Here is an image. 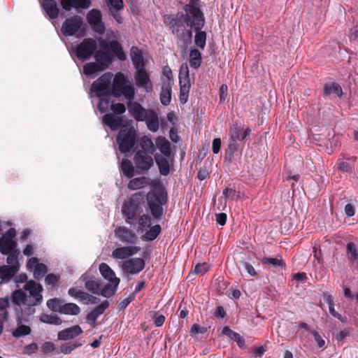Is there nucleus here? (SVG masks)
<instances>
[{
	"label": "nucleus",
	"instance_id": "f257e3e1",
	"mask_svg": "<svg viewBox=\"0 0 358 358\" xmlns=\"http://www.w3.org/2000/svg\"><path fill=\"white\" fill-rule=\"evenodd\" d=\"M42 285L34 280L27 281L22 289H16L12 293L11 302L15 305V312L17 315L16 320L17 327L13 330L12 335L20 338L31 333L29 326L23 324L22 318L19 316V308L27 315H32L36 312L35 306L43 301L41 292Z\"/></svg>",
	"mask_w": 358,
	"mask_h": 358
},
{
	"label": "nucleus",
	"instance_id": "f03ea898",
	"mask_svg": "<svg viewBox=\"0 0 358 358\" xmlns=\"http://www.w3.org/2000/svg\"><path fill=\"white\" fill-rule=\"evenodd\" d=\"M110 94L117 98L123 95L126 100L130 101L134 99L135 89L134 85L127 80L125 76L118 72L114 76L110 87Z\"/></svg>",
	"mask_w": 358,
	"mask_h": 358
},
{
	"label": "nucleus",
	"instance_id": "7ed1b4c3",
	"mask_svg": "<svg viewBox=\"0 0 358 358\" xmlns=\"http://www.w3.org/2000/svg\"><path fill=\"white\" fill-rule=\"evenodd\" d=\"M147 200L151 213L156 219L163 214V205L167 202V192L163 188L154 189L147 194Z\"/></svg>",
	"mask_w": 358,
	"mask_h": 358
},
{
	"label": "nucleus",
	"instance_id": "20e7f679",
	"mask_svg": "<svg viewBox=\"0 0 358 358\" xmlns=\"http://www.w3.org/2000/svg\"><path fill=\"white\" fill-rule=\"evenodd\" d=\"M184 10L186 12L185 21L190 22L194 30L201 29L205 24V17L199 8V0H191L190 3L184 6Z\"/></svg>",
	"mask_w": 358,
	"mask_h": 358
},
{
	"label": "nucleus",
	"instance_id": "39448f33",
	"mask_svg": "<svg viewBox=\"0 0 358 358\" xmlns=\"http://www.w3.org/2000/svg\"><path fill=\"white\" fill-rule=\"evenodd\" d=\"M136 141V133L133 127L124 126L117 136V142L121 152H129Z\"/></svg>",
	"mask_w": 358,
	"mask_h": 358
},
{
	"label": "nucleus",
	"instance_id": "423d86ee",
	"mask_svg": "<svg viewBox=\"0 0 358 358\" xmlns=\"http://www.w3.org/2000/svg\"><path fill=\"white\" fill-rule=\"evenodd\" d=\"M48 308L54 312L64 315H78L80 313V307L74 303H65L63 300L53 298L48 300Z\"/></svg>",
	"mask_w": 358,
	"mask_h": 358
},
{
	"label": "nucleus",
	"instance_id": "0eeeda50",
	"mask_svg": "<svg viewBox=\"0 0 358 358\" xmlns=\"http://www.w3.org/2000/svg\"><path fill=\"white\" fill-rule=\"evenodd\" d=\"M153 154H150L143 150H137L134 155V164L138 174L148 172L154 164Z\"/></svg>",
	"mask_w": 358,
	"mask_h": 358
},
{
	"label": "nucleus",
	"instance_id": "6e6552de",
	"mask_svg": "<svg viewBox=\"0 0 358 358\" xmlns=\"http://www.w3.org/2000/svg\"><path fill=\"white\" fill-rule=\"evenodd\" d=\"M113 76V73L110 72L105 73L92 83L91 90L96 94V96L102 97L110 94Z\"/></svg>",
	"mask_w": 358,
	"mask_h": 358
},
{
	"label": "nucleus",
	"instance_id": "1a4fd4ad",
	"mask_svg": "<svg viewBox=\"0 0 358 358\" xmlns=\"http://www.w3.org/2000/svg\"><path fill=\"white\" fill-rule=\"evenodd\" d=\"M96 42L93 38H85L76 49V55L80 60L90 59L96 49Z\"/></svg>",
	"mask_w": 358,
	"mask_h": 358
},
{
	"label": "nucleus",
	"instance_id": "9d476101",
	"mask_svg": "<svg viewBox=\"0 0 358 358\" xmlns=\"http://www.w3.org/2000/svg\"><path fill=\"white\" fill-rule=\"evenodd\" d=\"M115 238L124 245H132L137 241L136 233L126 227H116L114 230Z\"/></svg>",
	"mask_w": 358,
	"mask_h": 358
},
{
	"label": "nucleus",
	"instance_id": "9b49d317",
	"mask_svg": "<svg viewBox=\"0 0 358 358\" xmlns=\"http://www.w3.org/2000/svg\"><path fill=\"white\" fill-rule=\"evenodd\" d=\"M83 22V18L79 15L66 19L62 26L63 34L66 36L74 35L80 29Z\"/></svg>",
	"mask_w": 358,
	"mask_h": 358
},
{
	"label": "nucleus",
	"instance_id": "f8f14e48",
	"mask_svg": "<svg viewBox=\"0 0 358 358\" xmlns=\"http://www.w3.org/2000/svg\"><path fill=\"white\" fill-rule=\"evenodd\" d=\"M87 20L95 32L99 34H103L105 32L106 27L102 21L101 12L99 10L92 9L90 10L87 15Z\"/></svg>",
	"mask_w": 358,
	"mask_h": 358
},
{
	"label": "nucleus",
	"instance_id": "ddd939ff",
	"mask_svg": "<svg viewBox=\"0 0 358 358\" xmlns=\"http://www.w3.org/2000/svg\"><path fill=\"white\" fill-rule=\"evenodd\" d=\"M127 108L130 115L137 121H144L149 110L144 108L138 102L134 99L127 100Z\"/></svg>",
	"mask_w": 358,
	"mask_h": 358
},
{
	"label": "nucleus",
	"instance_id": "4468645a",
	"mask_svg": "<svg viewBox=\"0 0 358 358\" xmlns=\"http://www.w3.org/2000/svg\"><path fill=\"white\" fill-rule=\"evenodd\" d=\"M145 265V261L142 258H131L123 263L122 269L127 273L135 275L143 271Z\"/></svg>",
	"mask_w": 358,
	"mask_h": 358
},
{
	"label": "nucleus",
	"instance_id": "2eb2a0df",
	"mask_svg": "<svg viewBox=\"0 0 358 358\" xmlns=\"http://www.w3.org/2000/svg\"><path fill=\"white\" fill-rule=\"evenodd\" d=\"M140 250L139 246L125 245L115 248L112 252V257L116 259H125L137 254Z\"/></svg>",
	"mask_w": 358,
	"mask_h": 358
},
{
	"label": "nucleus",
	"instance_id": "dca6fc26",
	"mask_svg": "<svg viewBox=\"0 0 358 358\" xmlns=\"http://www.w3.org/2000/svg\"><path fill=\"white\" fill-rule=\"evenodd\" d=\"M134 78L137 86L145 89L147 92H151L152 91V83L150 79L149 75L145 71V68L136 70Z\"/></svg>",
	"mask_w": 358,
	"mask_h": 358
},
{
	"label": "nucleus",
	"instance_id": "f3484780",
	"mask_svg": "<svg viewBox=\"0 0 358 358\" xmlns=\"http://www.w3.org/2000/svg\"><path fill=\"white\" fill-rule=\"evenodd\" d=\"M122 211L126 218V222L131 224L140 215V209L137 204L132 201L124 203L122 207Z\"/></svg>",
	"mask_w": 358,
	"mask_h": 358
},
{
	"label": "nucleus",
	"instance_id": "a211bd4d",
	"mask_svg": "<svg viewBox=\"0 0 358 358\" xmlns=\"http://www.w3.org/2000/svg\"><path fill=\"white\" fill-rule=\"evenodd\" d=\"M251 129L246 128L243 130V127L237 122L234 123L229 129V140L233 141H243L250 134Z\"/></svg>",
	"mask_w": 358,
	"mask_h": 358
},
{
	"label": "nucleus",
	"instance_id": "6ab92c4d",
	"mask_svg": "<svg viewBox=\"0 0 358 358\" xmlns=\"http://www.w3.org/2000/svg\"><path fill=\"white\" fill-rule=\"evenodd\" d=\"M109 302L108 301H104L100 305L96 306L94 310H92L90 313H88L86 316V322L90 324L93 327L96 325V321L98 317L102 315L104 311L108 308Z\"/></svg>",
	"mask_w": 358,
	"mask_h": 358
},
{
	"label": "nucleus",
	"instance_id": "aec40b11",
	"mask_svg": "<svg viewBox=\"0 0 358 358\" xmlns=\"http://www.w3.org/2000/svg\"><path fill=\"white\" fill-rule=\"evenodd\" d=\"M101 46L104 50L110 48L111 52L113 53L120 61H124L127 58L122 45L115 40L110 41L108 43L103 42L101 44Z\"/></svg>",
	"mask_w": 358,
	"mask_h": 358
},
{
	"label": "nucleus",
	"instance_id": "412c9836",
	"mask_svg": "<svg viewBox=\"0 0 358 358\" xmlns=\"http://www.w3.org/2000/svg\"><path fill=\"white\" fill-rule=\"evenodd\" d=\"M94 57L96 62L103 68L104 70L108 68L113 61V55L111 53L104 49L95 51Z\"/></svg>",
	"mask_w": 358,
	"mask_h": 358
},
{
	"label": "nucleus",
	"instance_id": "4be33fe9",
	"mask_svg": "<svg viewBox=\"0 0 358 358\" xmlns=\"http://www.w3.org/2000/svg\"><path fill=\"white\" fill-rule=\"evenodd\" d=\"M82 333L81 327L79 325H74L60 331L57 334V338L59 340L67 341L78 336Z\"/></svg>",
	"mask_w": 358,
	"mask_h": 358
},
{
	"label": "nucleus",
	"instance_id": "5701e85b",
	"mask_svg": "<svg viewBox=\"0 0 358 358\" xmlns=\"http://www.w3.org/2000/svg\"><path fill=\"white\" fill-rule=\"evenodd\" d=\"M41 7L50 19L54 20L58 17L59 8L55 0H43Z\"/></svg>",
	"mask_w": 358,
	"mask_h": 358
},
{
	"label": "nucleus",
	"instance_id": "b1692460",
	"mask_svg": "<svg viewBox=\"0 0 358 358\" xmlns=\"http://www.w3.org/2000/svg\"><path fill=\"white\" fill-rule=\"evenodd\" d=\"M99 271L101 275L109 282L115 283V286H118L120 282V279L115 276L113 270L106 264L101 263L99 264Z\"/></svg>",
	"mask_w": 358,
	"mask_h": 358
},
{
	"label": "nucleus",
	"instance_id": "393cba45",
	"mask_svg": "<svg viewBox=\"0 0 358 358\" xmlns=\"http://www.w3.org/2000/svg\"><path fill=\"white\" fill-rule=\"evenodd\" d=\"M171 156H163L157 154L155 156V162L159 168V173L162 176H168L170 173V164L169 159Z\"/></svg>",
	"mask_w": 358,
	"mask_h": 358
},
{
	"label": "nucleus",
	"instance_id": "a878e982",
	"mask_svg": "<svg viewBox=\"0 0 358 358\" xmlns=\"http://www.w3.org/2000/svg\"><path fill=\"white\" fill-rule=\"evenodd\" d=\"M335 95L341 97L343 95V90L341 85L336 83H327L323 87V96L325 97Z\"/></svg>",
	"mask_w": 358,
	"mask_h": 358
},
{
	"label": "nucleus",
	"instance_id": "bb28decb",
	"mask_svg": "<svg viewBox=\"0 0 358 358\" xmlns=\"http://www.w3.org/2000/svg\"><path fill=\"white\" fill-rule=\"evenodd\" d=\"M130 56L136 70L145 69L143 55L138 48L131 47Z\"/></svg>",
	"mask_w": 358,
	"mask_h": 358
},
{
	"label": "nucleus",
	"instance_id": "cd10ccee",
	"mask_svg": "<svg viewBox=\"0 0 358 358\" xmlns=\"http://www.w3.org/2000/svg\"><path fill=\"white\" fill-rule=\"evenodd\" d=\"M103 123L109 127L112 130H117L122 124V118L115 117L110 113L105 114L102 118Z\"/></svg>",
	"mask_w": 358,
	"mask_h": 358
},
{
	"label": "nucleus",
	"instance_id": "c85d7f7f",
	"mask_svg": "<svg viewBox=\"0 0 358 358\" xmlns=\"http://www.w3.org/2000/svg\"><path fill=\"white\" fill-rule=\"evenodd\" d=\"M10 306V299L8 296L0 299V334L3 331V320H8L7 309Z\"/></svg>",
	"mask_w": 358,
	"mask_h": 358
},
{
	"label": "nucleus",
	"instance_id": "c756f323",
	"mask_svg": "<svg viewBox=\"0 0 358 358\" xmlns=\"http://www.w3.org/2000/svg\"><path fill=\"white\" fill-rule=\"evenodd\" d=\"M144 121L150 131L156 132L159 129V117L155 110H149Z\"/></svg>",
	"mask_w": 358,
	"mask_h": 358
},
{
	"label": "nucleus",
	"instance_id": "7c9ffc66",
	"mask_svg": "<svg viewBox=\"0 0 358 358\" xmlns=\"http://www.w3.org/2000/svg\"><path fill=\"white\" fill-rule=\"evenodd\" d=\"M20 266H3L0 267V279L2 281H9L18 271Z\"/></svg>",
	"mask_w": 358,
	"mask_h": 358
},
{
	"label": "nucleus",
	"instance_id": "2f4dec72",
	"mask_svg": "<svg viewBox=\"0 0 358 358\" xmlns=\"http://www.w3.org/2000/svg\"><path fill=\"white\" fill-rule=\"evenodd\" d=\"M81 278L85 282V286L88 291L95 294H99L101 289V283L99 280L96 278L88 279L85 275H82Z\"/></svg>",
	"mask_w": 358,
	"mask_h": 358
},
{
	"label": "nucleus",
	"instance_id": "473e14b6",
	"mask_svg": "<svg viewBox=\"0 0 358 358\" xmlns=\"http://www.w3.org/2000/svg\"><path fill=\"white\" fill-rule=\"evenodd\" d=\"M16 245L15 241L7 238L6 236H2L0 240V252L4 255H7L11 251L15 250Z\"/></svg>",
	"mask_w": 358,
	"mask_h": 358
},
{
	"label": "nucleus",
	"instance_id": "72a5a7b5",
	"mask_svg": "<svg viewBox=\"0 0 358 358\" xmlns=\"http://www.w3.org/2000/svg\"><path fill=\"white\" fill-rule=\"evenodd\" d=\"M261 262L264 265H269L278 270L284 268L286 265L281 256L277 257H264L261 259Z\"/></svg>",
	"mask_w": 358,
	"mask_h": 358
},
{
	"label": "nucleus",
	"instance_id": "f704fd0d",
	"mask_svg": "<svg viewBox=\"0 0 358 358\" xmlns=\"http://www.w3.org/2000/svg\"><path fill=\"white\" fill-rule=\"evenodd\" d=\"M156 145L163 156H171V150L169 141L163 136H159L155 141Z\"/></svg>",
	"mask_w": 358,
	"mask_h": 358
},
{
	"label": "nucleus",
	"instance_id": "c9c22d12",
	"mask_svg": "<svg viewBox=\"0 0 358 358\" xmlns=\"http://www.w3.org/2000/svg\"><path fill=\"white\" fill-rule=\"evenodd\" d=\"M149 228L148 230V229L145 230V233L141 237L143 241H152L157 238L162 231V228L159 224H156Z\"/></svg>",
	"mask_w": 358,
	"mask_h": 358
},
{
	"label": "nucleus",
	"instance_id": "e433bc0d",
	"mask_svg": "<svg viewBox=\"0 0 358 358\" xmlns=\"http://www.w3.org/2000/svg\"><path fill=\"white\" fill-rule=\"evenodd\" d=\"M171 101V87L169 83H164L162 86L160 92V101L163 106H168Z\"/></svg>",
	"mask_w": 358,
	"mask_h": 358
},
{
	"label": "nucleus",
	"instance_id": "4c0bfd02",
	"mask_svg": "<svg viewBox=\"0 0 358 358\" xmlns=\"http://www.w3.org/2000/svg\"><path fill=\"white\" fill-rule=\"evenodd\" d=\"M149 184V178L146 177L135 178L131 179L128 183L129 189L135 190L144 187Z\"/></svg>",
	"mask_w": 358,
	"mask_h": 358
},
{
	"label": "nucleus",
	"instance_id": "58836bf2",
	"mask_svg": "<svg viewBox=\"0 0 358 358\" xmlns=\"http://www.w3.org/2000/svg\"><path fill=\"white\" fill-rule=\"evenodd\" d=\"M201 54L197 49H193L189 53V65L196 69L201 66Z\"/></svg>",
	"mask_w": 358,
	"mask_h": 358
},
{
	"label": "nucleus",
	"instance_id": "ea45409f",
	"mask_svg": "<svg viewBox=\"0 0 358 358\" xmlns=\"http://www.w3.org/2000/svg\"><path fill=\"white\" fill-rule=\"evenodd\" d=\"M139 144L141 148L140 150H143L150 154H153L155 151V148L152 140L146 136H143L140 139Z\"/></svg>",
	"mask_w": 358,
	"mask_h": 358
},
{
	"label": "nucleus",
	"instance_id": "a19ab883",
	"mask_svg": "<svg viewBox=\"0 0 358 358\" xmlns=\"http://www.w3.org/2000/svg\"><path fill=\"white\" fill-rule=\"evenodd\" d=\"M120 169L126 177L131 178L134 175V169L136 168L130 160L125 159L122 161Z\"/></svg>",
	"mask_w": 358,
	"mask_h": 358
},
{
	"label": "nucleus",
	"instance_id": "79ce46f5",
	"mask_svg": "<svg viewBox=\"0 0 358 358\" xmlns=\"http://www.w3.org/2000/svg\"><path fill=\"white\" fill-rule=\"evenodd\" d=\"M104 71L97 62L87 63L83 66V72L86 76H92L98 72Z\"/></svg>",
	"mask_w": 358,
	"mask_h": 358
},
{
	"label": "nucleus",
	"instance_id": "37998d69",
	"mask_svg": "<svg viewBox=\"0 0 358 358\" xmlns=\"http://www.w3.org/2000/svg\"><path fill=\"white\" fill-rule=\"evenodd\" d=\"M40 321L43 323L59 325L62 323V320L57 315H48L42 313L40 315Z\"/></svg>",
	"mask_w": 358,
	"mask_h": 358
},
{
	"label": "nucleus",
	"instance_id": "c03bdc74",
	"mask_svg": "<svg viewBox=\"0 0 358 358\" xmlns=\"http://www.w3.org/2000/svg\"><path fill=\"white\" fill-rule=\"evenodd\" d=\"M83 345L82 342L78 341H73L68 342L60 347V352L64 355L71 353L76 348H78Z\"/></svg>",
	"mask_w": 358,
	"mask_h": 358
},
{
	"label": "nucleus",
	"instance_id": "a18cd8bd",
	"mask_svg": "<svg viewBox=\"0 0 358 358\" xmlns=\"http://www.w3.org/2000/svg\"><path fill=\"white\" fill-rule=\"evenodd\" d=\"M117 287L118 286H115V283L108 281V283L100 289L99 294L104 297L109 298L115 294Z\"/></svg>",
	"mask_w": 358,
	"mask_h": 358
},
{
	"label": "nucleus",
	"instance_id": "49530a36",
	"mask_svg": "<svg viewBox=\"0 0 358 358\" xmlns=\"http://www.w3.org/2000/svg\"><path fill=\"white\" fill-rule=\"evenodd\" d=\"M196 33L194 37V43L201 49H204L206 41V31H201V29L196 30Z\"/></svg>",
	"mask_w": 358,
	"mask_h": 358
},
{
	"label": "nucleus",
	"instance_id": "de8ad7c7",
	"mask_svg": "<svg viewBox=\"0 0 358 358\" xmlns=\"http://www.w3.org/2000/svg\"><path fill=\"white\" fill-rule=\"evenodd\" d=\"M180 101L181 103H185L187 101L190 85L189 80L184 84H182V80H180Z\"/></svg>",
	"mask_w": 358,
	"mask_h": 358
},
{
	"label": "nucleus",
	"instance_id": "09e8293b",
	"mask_svg": "<svg viewBox=\"0 0 358 358\" xmlns=\"http://www.w3.org/2000/svg\"><path fill=\"white\" fill-rule=\"evenodd\" d=\"M347 252L349 255V259L352 262H358V250L355 244L350 242L347 244Z\"/></svg>",
	"mask_w": 358,
	"mask_h": 358
},
{
	"label": "nucleus",
	"instance_id": "8fccbe9b",
	"mask_svg": "<svg viewBox=\"0 0 358 358\" xmlns=\"http://www.w3.org/2000/svg\"><path fill=\"white\" fill-rule=\"evenodd\" d=\"M34 278L39 280L48 272V267L45 264L40 263L33 269Z\"/></svg>",
	"mask_w": 358,
	"mask_h": 358
},
{
	"label": "nucleus",
	"instance_id": "3c124183",
	"mask_svg": "<svg viewBox=\"0 0 358 358\" xmlns=\"http://www.w3.org/2000/svg\"><path fill=\"white\" fill-rule=\"evenodd\" d=\"M138 229L143 233L151 225V218L148 215H143L138 220Z\"/></svg>",
	"mask_w": 358,
	"mask_h": 358
},
{
	"label": "nucleus",
	"instance_id": "603ef678",
	"mask_svg": "<svg viewBox=\"0 0 358 358\" xmlns=\"http://www.w3.org/2000/svg\"><path fill=\"white\" fill-rule=\"evenodd\" d=\"M109 10L113 9L122 10L124 7V3L122 0H105Z\"/></svg>",
	"mask_w": 358,
	"mask_h": 358
},
{
	"label": "nucleus",
	"instance_id": "864d4df0",
	"mask_svg": "<svg viewBox=\"0 0 358 358\" xmlns=\"http://www.w3.org/2000/svg\"><path fill=\"white\" fill-rule=\"evenodd\" d=\"M229 144L228 145V148L225 152V157L231 159L234 153L238 150V145L236 141H233L232 140H229Z\"/></svg>",
	"mask_w": 358,
	"mask_h": 358
},
{
	"label": "nucleus",
	"instance_id": "5fc2aeb1",
	"mask_svg": "<svg viewBox=\"0 0 358 358\" xmlns=\"http://www.w3.org/2000/svg\"><path fill=\"white\" fill-rule=\"evenodd\" d=\"M59 276L53 273L48 274L45 278V283L54 287L59 282Z\"/></svg>",
	"mask_w": 358,
	"mask_h": 358
},
{
	"label": "nucleus",
	"instance_id": "6e6d98bb",
	"mask_svg": "<svg viewBox=\"0 0 358 358\" xmlns=\"http://www.w3.org/2000/svg\"><path fill=\"white\" fill-rule=\"evenodd\" d=\"M8 256L7 257L6 262L8 264V266H19V263L17 262V256H18V252L17 250L11 251L9 254H8Z\"/></svg>",
	"mask_w": 358,
	"mask_h": 358
},
{
	"label": "nucleus",
	"instance_id": "4d7b16f0",
	"mask_svg": "<svg viewBox=\"0 0 358 358\" xmlns=\"http://www.w3.org/2000/svg\"><path fill=\"white\" fill-rule=\"evenodd\" d=\"M210 173V168L206 165L201 167L197 173V178L200 180H206L209 178Z\"/></svg>",
	"mask_w": 358,
	"mask_h": 358
},
{
	"label": "nucleus",
	"instance_id": "13d9d810",
	"mask_svg": "<svg viewBox=\"0 0 358 358\" xmlns=\"http://www.w3.org/2000/svg\"><path fill=\"white\" fill-rule=\"evenodd\" d=\"M110 110L117 115L123 114L126 110V107L124 103H112L110 105Z\"/></svg>",
	"mask_w": 358,
	"mask_h": 358
},
{
	"label": "nucleus",
	"instance_id": "bf43d9fd",
	"mask_svg": "<svg viewBox=\"0 0 358 358\" xmlns=\"http://www.w3.org/2000/svg\"><path fill=\"white\" fill-rule=\"evenodd\" d=\"M135 299V294L131 293L129 297L121 301L118 304V308L120 310H124L127 306Z\"/></svg>",
	"mask_w": 358,
	"mask_h": 358
},
{
	"label": "nucleus",
	"instance_id": "052dcab7",
	"mask_svg": "<svg viewBox=\"0 0 358 358\" xmlns=\"http://www.w3.org/2000/svg\"><path fill=\"white\" fill-rule=\"evenodd\" d=\"M222 333V334L229 336L232 340L236 339L239 336L238 333L232 331L228 326L223 327Z\"/></svg>",
	"mask_w": 358,
	"mask_h": 358
},
{
	"label": "nucleus",
	"instance_id": "680f3d73",
	"mask_svg": "<svg viewBox=\"0 0 358 358\" xmlns=\"http://www.w3.org/2000/svg\"><path fill=\"white\" fill-rule=\"evenodd\" d=\"M209 269V266L206 263L197 264L194 268V273L196 274H203L207 272Z\"/></svg>",
	"mask_w": 358,
	"mask_h": 358
},
{
	"label": "nucleus",
	"instance_id": "e2e57ef3",
	"mask_svg": "<svg viewBox=\"0 0 358 358\" xmlns=\"http://www.w3.org/2000/svg\"><path fill=\"white\" fill-rule=\"evenodd\" d=\"M74 2L76 7L82 8H88L91 4V0H72Z\"/></svg>",
	"mask_w": 358,
	"mask_h": 358
},
{
	"label": "nucleus",
	"instance_id": "0e129e2a",
	"mask_svg": "<svg viewBox=\"0 0 358 358\" xmlns=\"http://www.w3.org/2000/svg\"><path fill=\"white\" fill-rule=\"evenodd\" d=\"M42 352L43 353H50L55 350V345L52 342H45L43 344L42 347Z\"/></svg>",
	"mask_w": 358,
	"mask_h": 358
},
{
	"label": "nucleus",
	"instance_id": "69168bd1",
	"mask_svg": "<svg viewBox=\"0 0 358 358\" xmlns=\"http://www.w3.org/2000/svg\"><path fill=\"white\" fill-rule=\"evenodd\" d=\"M242 264H243V266L245 268V270L248 272V273L250 276L253 277V276H255L257 275V272H256L255 268L250 263L246 262H243L242 263Z\"/></svg>",
	"mask_w": 358,
	"mask_h": 358
},
{
	"label": "nucleus",
	"instance_id": "338daca9",
	"mask_svg": "<svg viewBox=\"0 0 358 358\" xmlns=\"http://www.w3.org/2000/svg\"><path fill=\"white\" fill-rule=\"evenodd\" d=\"M108 104H109V100L108 99L101 98L98 104L99 110L101 113L105 112L108 109Z\"/></svg>",
	"mask_w": 358,
	"mask_h": 358
},
{
	"label": "nucleus",
	"instance_id": "774afa93",
	"mask_svg": "<svg viewBox=\"0 0 358 358\" xmlns=\"http://www.w3.org/2000/svg\"><path fill=\"white\" fill-rule=\"evenodd\" d=\"M350 40L352 42H355L358 40V24L350 29Z\"/></svg>",
	"mask_w": 358,
	"mask_h": 358
}]
</instances>
